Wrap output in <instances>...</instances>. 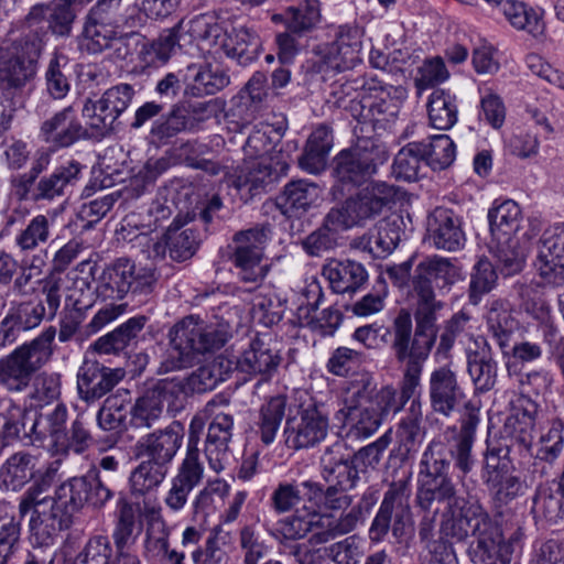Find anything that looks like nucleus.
Segmentation results:
<instances>
[{"instance_id":"nucleus-1","label":"nucleus","mask_w":564,"mask_h":564,"mask_svg":"<svg viewBox=\"0 0 564 564\" xmlns=\"http://www.w3.org/2000/svg\"><path fill=\"white\" fill-rule=\"evenodd\" d=\"M459 279V269L443 257L426 258L413 269L406 297L414 307V333L411 314L405 308L399 311L392 324L391 347L395 359L404 364L405 398L420 387L423 364L436 340V313L444 307L436 299V291L448 292Z\"/></svg>"},{"instance_id":"nucleus-2","label":"nucleus","mask_w":564,"mask_h":564,"mask_svg":"<svg viewBox=\"0 0 564 564\" xmlns=\"http://www.w3.org/2000/svg\"><path fill=\"white\" fill-rule=\"evenodd\" d=\"M57 468L53 464L33 482L19 501L21 517L31 512L29 528L31 538L39 546H50L73 524L74 512L85 503L101 508L112 498V491L100 478L73 477L61 484L53 496L46 495L54 484Z\"/></svg>"},{"instance_id":"nucleus-3","label":"nucleus","mask_w":564,"mask_h":564,"mask_svg":"<svg viewBox=\"0 0 564 564\" xmlns=\"http://www.w3.org/2000/svg\"><path fill=\"white\" fill-rule=\"evenodd\" d=\"M452 459L445 442L434 438L429 443L419 463L415 503L420 510L440 511L441 505H445L441 512V531L463 542L490 516L477 498L458 494L448 475Z\"/></svg>"},{"instance_id":"nucleus-4","label":"nucleus","mask_w":564,"mask_h":564,"mask_svg":"<svg viewBox=\"0 0 564 564\" xmlns=\"http://www.w3.org/2000/svg\"><path fill=\"white\" fill-rule=\"evenodd\" d=\"M404 377L401 382L400 397L391 386L377 390L369 382H362L350 395L347 404L338 411L348 427L347 436L365 440L372 436L390 413L399 412L414 395H403Z\"/></svg>"},{"instance_id":"nucleus-5","label":"nucleus","mask_w":564,"mask_h":564,"mask_svg":"<svg viewBox=\"0 0 564 564\" xmlns=\"http://www.w3.org/2000/svg\"><path fill=\"white\" fill-rule=\"evenodd\" d=\"M169 339L170 347L161 364L166 372L188 368L197 356L220 349L228 340V333L189 315L170 329Z\"/></svg>"},{"instance_id":"nucleus-6","label":"nucleus","mask_w":564,"mask_h":564,"mask_svg":"<svg viewBox=\"0 0 564 564\" xmlns=\"http://www.w3.org/2000/svg\"><path fill=\"white\" fill-rule=\"evenodd\" d=\"M57 330L46 327L33 339L17 346L0 358V388L9 393H22L31 387L35 375L54 355Z\"/></svg>"},{"instance_id":"nucleus-7","label":"nucleus","mask_w":564,"mask_h":564,"mask_svg":"<svg viewBox=\"0 0 564 564\" xmlns=\"http://www.w3.org/2000/svg\"><path fill=\"white\" fill-rule=\"evenodd\" d=\"M189 32L206 46L221 50L241 66H247L258 58L260 39L247 28H232L227 31L220 24L210 22L207 17L202 15L191 22Z\"/></svg>"},{"instance_id":"nucleus-8","label":"nucleus","mask_w":564,"mask_h":564,"mask_svg":"<svg viewBox=\"0 0 564 564\" xmlns=\"http://www.w3.org/2000/svg\"><path fill=\"white\" fill-rule=\"evenodd\" d=\"M410 497L411 474L389 485L369 528V539L372 542L383 541L390 530L398 540L405 535L406 530L412 525Z\"/></svg>"},{"instance_id":"nucleus-9","label":"nucleus","mask_w":564,"mask_h":564,"mask_svg":"<svg viewBox=\"0 0 564 564\" xmlns=\"http://www.w3.org/2000/svg\"><path fill=\"white\" fill-rule=\"evenodd\" d=\"M387 160L381 145L370 138L358 139L341 150L333 160V175L344 186H360L377 172L378 164Z\"/></svg>"},{"instance_id":"nucleus-10","label":"nucleus","mask_w":564,"mask_h":564,"mask_svg":"<svg viewBox=\"0 0 564 564\" xmlns=\"http://www.w3.org/2000/svg\"><path fill=\"white\" fill-rule=\"evenodd\" d=\"M406 98V90L402 86H379L368 84V93L361 98L349 101V112L361 123H371L373 128H384L394 120Z\"/></svg>"},{"instance_id":"nucleus-11","label":"nucleus","mask_w":564,"mask_h":564,"mask_svg":"<svg viewBox=\"0 0 564 564\" xmlns=\"http://www.w3.org/2000/svg\"><path fill=\"white\" fill-rule=\"evenodd\" d=\"M328 426L327 406L310 399L300 405L297 416L286 420L285 444L292 449L313 447L326 437Z\"/></svg>"},{"instance_id":"nucleus-12","label":"nucleus","mask_w":564,"mask_h":564,"mask_svg":"<svg viewBox=\"0 0 564 564\" xmlns=\"http://www.w3.org/2000/svg\"><path fill=\"white\" fill-rule=\"evenodd\" d=\"M135 95L133 86L122 83L108 88L100 97H88L82 113L89 126L107 134L113 130L117 119L129 108Z\"/></svg>"},{"instance_id":"nucleus-13","label":"nucleus","mask_w":564,"mask_h":564,"mask_svg":"<svg viewBox=\"0 0 564 564\" xmlns=\"http://www.w3.org/2000/svg\"><path fill=\"white\" fill-rule=\"evenodd\" d=\"M398 188L384 182L372 183L346 199L341 213L343 228L362 225L381 214L383 207L394 203Z\"/></svg>"},{"instance_id":"nucleus-14","label":"nucleus","mask_w":564,"mask_h":564,"mask_svg":"<svg viewBox=\"0 0 564 564\" xmlns=\"http://www.w3.org/2000/svg\"><path fill=\"white\" fill-rule=\"evenodd\" d=\"M269 232L268 227H254L239 231L234 237L236 246L232 261L240 269L239 274L246 282H257L265 275L261 260Z\"/></svg>"},{"instance_id":"nucleus-15","label":"nucleus","mask_w":564,"mask_h":564,"mask_svg":"<svg viewBox=\"0 0 564 564\" xmlns=\"http://www.w3.org/2000/svg\"><path fill=\"white\" fill-rule=\"evenodd\" d=\"M141 531L142 513L140 505L133 503L127 498H120L117 501L115 527L111 534L119 563L140 564L138 556L131 554L129 549L135 543Z\"/></svg>"},{"instance_id":"nucleus-16","label":"nucleus","mask_w":564,"mask_h":564,"mask_svg":"<svg viewBox=\"0 0 564 564\" xmlns=\"http://www.w3.org/2000/svg\"><path fill=\"white\" fill-rule=\"evenodd\" d=\"M427 394L433 412L451 416L464 403L466 394L457 372L448 365L433 369L427 380Z\"/></svg>"},{"instance_id":"nucleus-17","label":"nucleus","mask_w":564,"mask_h":564,"mask_svg":"<svg viewBox=\"0 0 564 564\" xmlns=\"http://www.w3.org/2000/svg\"><path fill=\"white\" fill-rule=\"evenodd\" d=\"M126 377L122 368H110L97 360H84L77 372V392L90 404L100 400Z\"/></svg>"},{"instance_id":"nucleus-18","label":"nucleus","mask_w":564,"mask_h":564,"mask_svg":"<svg viewBox=\"0 0 564 564\" xmlns=\"http://www.w3.org/2000/svg\"><path fill=\"white\" fill-rule=\"evenodd\" d=\"M469 536L467 554L474 564H510L500 528L489 517L474 528Z\"/></svg>"},{"instance_id":"nucleus-19","label":"nucleus","mask_w":564,"mask_h":564,"mask_svg":"<svg viewBox=\"0 0 564 564\" xmlns=\"http://www.w3.org/2000/svg\"><path fill=\"white\" fill-rule=\"evenodd\" d=\"M184 426L173 421L164 429L155 430L141 437L135 444V455L169 467L182 446Z\"/></svg>"},{"instance_id":"nucleus-20","label":"nucleus","mask_w":564,"mask_h":564,"mask_svg":"<svg viewBox=\"0 0 564 564\" xmlns=\"http://www.w3.org/2000/svg\"><path fill=\"white\" fill-rule=\"evenodd\" d=\"M534 264L547 283H564V225L554 226L543 232Z\"/></svg>"},{"instance_id":"nucleus-21","label":"nucleus","mask_w":564,"mask_h":564,"mask_svg":"<svg viewBox=\"0 0 564 564\" xmlns=\"http://www.w3.org/2000/svg\"><path fill=\"white\" fill-rule=\"evenodd\" d=\"M362 35L364 31L357 23L338 26L336 39L328 45L324 55L325 64L338 72L352 68L360 62Z\"/></svg>"},{"instance_id":"nucleus-22","label":"nucleus","mask_w":564,"mask_h":564,"mask_svg":"<svg viewBox=\"0 0 564 564\" xmlns=\"http://www.w3.org/2000/svg\"><path fill=\"white\" fill-rule=\"evenodd\" d=\"M83 167L79 162L72 160L42 175L36 182L35 198L52 202L69 196L82 178Z\"/></svg>"},{"instance_id":"nucleus-23","label":"nucleus","mask_w":564,"mask_h":564,"mask_svg":"<svg viewBox=\"0 0 564 564\" xmlns=\"http://www.w3.org/2000/svg\"><path fill=\"white\" fill-rule=\"evenodd\" d=\"M40 137L55 148H68L87 137V130L76 119L72 106L65 107L40 127Z\"/></svg>"},{"instance_id":"nucleus-24","label":"nucleus","mask_w":564,"mask_h":564,"mask_svg":"<svg viewBox=\"0 0 564 564\" xmlns=\"http://www.w3.org/2000/svg\"><path fill=\"white\" fill-rule=\"evenodd\" d=\"M427 240L440 250H458L465 241L458 216L447 208L434 209L427 219Z\"/></svg>"},{"instance_id":"nucleus-25","label":"nucleus","mask_w":564,"mask_h":564,"mask_svg":"<svg viewBox=\"0 0 564 564\" xmlns=\"http://www.w3.org/2000/svg\"><path fill=\"white\" fill-rule=\"evenodd\" d=\"M319 186L308 180H292L276 197V206L286 217H301L315 207L321 198Z\"/></svg>"},{"instance_id":"nucleus-26","label":"nucleus","mask_w":564,"mask_h":564,"mask_svg":"<svg viewBox=\"0 0 564 564\" xmlns=\"http://www.w3.org/2000/svg\"><path fill=\"white\" fill-rule=\"evenodd\" d=\"M360 510L351 508L348 512L335 516L310 511L311 538L313 544H325L338 536L354 531L358 524Z\"/></svg>"},{"instance_id":"nucleus-27","label":"nucleus","mask_w":564,"mask_h":564,"mask_svg":"<svg viewBox=\"0 0 564 564\" xmlns=\"http://www.w3.org/2000/svg\"><path fill=\"white\" fill-rule=\"evenodd\" d=\"M398 455L401 460L412 457L421 447L425 436L422 402L412 399L397 426Z\"/></svg>"},{"instance_id":"nucleus-28","label":"nucleus","mask_w":564,"mask_h":564,"mask_svg":"<svg viewBox=\"0 0 564 564\" xmlns=\"http://www.w3.org/2000/svg\"><path fill=\"white\" fill-rule=\"evenodd\" d=\"M37 465V456L26 451L13 453L0 467V489L19 491L31 480L35 481L45 471Z\"/></svg>"},{"instance_id":"nucleus-29","label":"nucleus","mask_w":564,"mask_h":564,"mask_svg":"<svg viewBox=\"0 0 564 564\" xmlns=\"http://www.w3.org/2000/svg\"><path fill=\"white\" fill-rule=\"evenodd\" d=\"M323 276L329 282L332 290L338 294L356 293L368 281L366 268L354 260L330 259L322 269Z\"/></svg>"},{"instance_id":"nucleus-30","label":"nucleus","mask_w":564,"mask_h":564,"mask_svg":"<svg viewBox=\"0 0 564 564\" xmlns=\"http://www.w3.org/2000/svg\"><path fill=\"white\" fill-rule=\"evenodd\" d=\"M281 360L278 351L271 349L263 339L256 338L238 358L236 369L249 377L260 376L261 380L267 381L276 372Z\"/></svg>"},{"instance_id":"nucleus-31","label":"nucleus","mask_w":564,"mask_h":564,"mask_svg":"<svg viewBox=\"0 0 564 564\" xmlns=\"http://www.w3.org/2000/svg\"><path fill=\"white\" fill-rule=\"evenodd\" d=\"M479 423V409L470 401L464 403L462 426L453 446H448L455 467L465 477L474 467L471 455L474 435Z\"/></svg>"},{"instance_id":"nucleus-32","label":"nucleus","mask_w":564,"mask_h":564,"mask_svg":"<svg viewBox=\"0 0 564 564\" xmlns=\"http://www.w3.org/2000/svg\"><path fill=\"white\" fill-rule=\"evenodd\" d=\"M234 419L229 414L218 413L214 416L207 431L205 456L209 467L217 474L224 470L228 444L232 436Z\"/></svg>"},{"instance_id":"nucleus-33","label":"nucleus","mask_w":564,"mask_h":564,"mask_svg":"<svg viewBox=\"0 0 564 564\" xmlns=\"http://www.w3.org/2000/svg\"><path fill=\"white\" fill-rule=\"evenodd\" d=\"M538 405L530 399L520 398L505 423V433L514 443L529 449L533 443Z\"/></svg>"},{"instance_id":"nucleus-34","label":"nucleus","mask_w":564,"mask_h":564,"mask_svg":"<svg viewBox=\"0 0 564 564\" xmlns=\"http://www.w3.org/2000/svg\"><path fill=\"white\" fill-rule=\"evenodd\" d=\"M87 17L104 25L130 30L141 26L143 23L140 10L135 6L123 3L122 0H98Z\"/></svg>"},{"instance_id":"nucleus-35","label":"nucleus","mask_w":564,"mask_h":564,"mask_svg":"<svg viewBox=\"0 0 564 564\" xmlns=\"http://www.w3.org/2000/svg\"><path fill=\"white\" fill-rule=\"evenodd\" d=\"M400 240L401 230L397 221L382 220L372 230L355 239L352 246L373 258H384L397 248Z\"/></svg>"},{"instance_id":"nucleus-36","label":"nucleus","mask_w":564,"mask_h":564,"mask_svg":"<svg viewBox=\"0 0 564 564\" xmlns=\"http://www.w3.org/2000/svg\"><path fill=\"white\" fill-rule=\"evenodd\" d=\"M477 350L467 352V370L477 392H486L494 388L497 378V364L485 338L475 341Z\"/></svg>"},{"instance_id":"nucleus-37","label":"nucleus","mask_w":564,"mask_h":564,"mask_svg":"<svg viewBox=\"0 0 564 564\" xmlns=\"http://www.w3.org/2000/svg\"><path fill=\"white\" fill-rule=\"evenodd\" d=\"M343 221L341 210L330 209L323 225L303 240V249L312 257H321L325 252L334 250L338 245L337 229L343 227Z\"/></svg>"},{"instance_id":"nucleus-38","label":"nucleus","mask_w":564,"mask_h":564,"mask_svg":"<svg viewBox=\"0 0 564 564\" xmlns=\"http://www.w3.org/2000/svg\"><path fill=\"white\" fill-rule=\"evenodd\" d=\"M486 322L491 337L503 355H508L512 336L518 328V322L512 316L508 302L502 300L492 301L486 315Z\"/></svg>"},{"instance_id":"nucleus-39","label":"nucleus","mask_w":564,"mask_h":564,"mask_svg":"<svg viewBox=\"0 0 564 564\" xmlns=\"http://www.w3.org/2000/svg\"><path fill=\"white\" fill-rule=\"evenodd\" d=\"M133 272V261L129 258H118L102 271L96 286L97 296L104 300H122L127 278Z\"/></svg>"},{"instance_id":"nucleus-40","label":"nucleus","mask_w":564,"mask_h":564,"mask_svg":"<svg viewBox=\"0 0 564 564\" xmlns=\"http://www.w3.org/2000/svg\"><path fill=\"white\" fill-rule=\"evenodd\" d=\"M488 220L494 240L518 237L517 234L521 223V209L519 205L511 199H506L500 204L495 203L488 212Z\"/></svg>"},{"instance_id":"nucleus-41","label":"nucleus","mask_w":564,"mask_h":564,"mask_svg":"<svg viewBox=\"0 0 564 564\" xmlns=\"http://www.w3.org/2000/svg\"><path fill=\"white\" fill-rule=\"evenodd\" d=\"M147 317L143 315L129 318L115 330L101 336L94 343V349L100 354H117L126 349L144 328Z\"/></svg>"},{"instance_id":"nucleus-42","label":"nucleus","mask_w":564,"mask_h":564,"mask_svg":"<svg viewBox=\"0 0 564 564\" xmlns=\"http://www.w3.org/2000/svg\"><path fill=\"white\" fill-rule=\"evenodd\" d=\"M183 106L173 105L170 112L154 121L149 132V143L156 148L171 143L178 133L191 131V122L183 116Z\"/></svg>"},{"instance_id":"nucleus-43","label":"nucleus","mask_w":564,"mask_h":564,"mask_svg":"<svg viewBox=\"0 0 564 564\" xmlns=\"http://www.w3.org/2000/svg\"><path fill=\"white\" fill-rule=\"evenodd\" d=\"M273 181L272 169L265 161H246L235 176L232 185L239 191H247L256 196L265 191Z\"/></svg>"},{"instance_id":"nucleus-44","label":"nucleus","mask_w":564,"mask_h":564,"mask_svg":"<svg viewBox=\"0 0 564 564\" xmlns=\"http://www.w3.org/2000/svg\"><path fill=\"white\" fill-rule=\"evenodd\" d=\"M492 252L497 259L499 270L505 276L519 273L525 261L527 248L519 237L492 239Z\"/></svg>"},{"instance_id":"nucleus-45","label":"nucleus","mask_w":564,"mask_h":564,"mask_svg":"<svg viewBox=\"0 0 564 564\" xmlns=\"http://www.w3.org/2000/svg\"><path fill=\"white\" fill-rule=\"evenodd\" d=\"M167 471L169 467L142 458L129 478L131 495L143 497L155 491L164 481Z\"/></svg>"},{"instance_id":"nucleus-46","label":"nucleus","mask_w":564,"mask_h":564,"mask_svg":"<svg viewBox=\"0 0 564 564\" xmlns=\"http://www.w3.org/2000/svg\"><path fill=\"white\" fill-rule=\"evenodd\" d=\"M417 143L423 149L424 164L434 171L447 169L455 160L456 147L447 134L432 135Z\"/></svg>"},{"instance_id":"nucleus-47","label":"nucleus","mask_w":564,"mask_h":564,"mask_svg":"<svg viewBox=\"0 0 564 564\" xmlns=\"http://www.w3.org/2000/svg\"><path fill=\"white\" fill-rule=\"evenodd\" d=\"M169 254L175 261H186L197 251L200 235L193 228H183L175 219L167 228Z\"/></svg>"},{"instance_id":"nucleus-48","label":"nucleus","mask_w":564,"mask_h":564,"mask_svg":"<svg viewBox=\"0 0 564 564\" xmlns=\"http://www.w3.org/2000/svg\"><path fill=\"white\" fill-rule=\"evenodd\" d=\"M285 408L286 398L281 394L270 398L261 405L257 425L260 438L264 444L269 445L274 441L285 415Z\"/></svg>"},{"instance_id":"nucleus-49","label":"nucleus","mask_w":564,"mask_h":564,"mask_svg":"<svg viewBox=\"0 0 564 564\" xmlns=\"http://www.w3.org/2000/svg\"><path fill=\"white\" fill-rule=\"evenodd\" d=\"M180 24L164 30L160 36L149 44H144L140 58L148 66L165 64L178 47Z\"/></svg>"},{"instance_id":"nucleus-50","label":"nucleus","mask_w":564,"mask_h":564,"mask_svg":"<svg viewBox=\"0 0 564 564\" xmlns=\"http://www.w3.org/2000/svg\"><path fill=\"white\" fill-rule=\"evenodd\" d=\"M54 218L46 215H36L15 236V246L22 252H30L45 245L52 236Z\"/></svg>"},{"instance_id":"nucleus-51","label":"nucleus","mask_w":564,"mask_h":564,"mask_svg":"<svg viewBox=\"0 0 564 564\" xmlns=\"http://www.w3.org/2000/svg\"><path fill=\"white\" fill-rule=\"evenodd\" d=\"M431 124L438 130H447L457 121V106L455 97L448 91L436 89L432 93L427 104Z\"/></svg>"},{"instance_id":"nucleus-52","label":"nucleus","mask_w":564,"mask_h":564,"mask_svg":"<svg viewBox=\"0 0 564 564\" xmlns=\"http://www.w3.org/2000/svg\"><path fill=\"white\" fill-rule=\"evenodd\" d=\"M45 87L53 99H63L70 90V74L68 58L55 52L45 70Z\"/></svg>"},{"instance_id":"nucleus-53","label":"nucleus","mask_w":564,"mask_h":564,"mask_svg":"<svg viewBox=\"0 0 564 564\" xmlns=\"http://www.w3.org/2000/svg\"><path fill=\"white\" fill-rule=\"evenodd\" d=\"M322 19L317 0H306L296 7L288 8V31L296 36L313 32Z\"/></svg>"},{"instance_id":"nucleus-54","label":"nucleus","mask_w":564,"mask_h":564,"mask_svg":"<svg viewBox=\"0 0 564 564\" xmlns=\"http://www.w3.org/2000/svg\"><path fill=\"white\" fill-rule=\"evenodd\" d=\"M160 401L162 408L166 406L169 413H180L186 404V383L183 379H161L149 387Z\"/></svg>"},{"instance_id":"nucleus-55","label":"nucleus","mask_w":564,"mask_h":564,"mask_svg":"<svg viewBox=\"0 0 564 564\" xmlns=\"http://www.w3.org/2000/svg\"><path fill=\"white\" fill-rule=\"evenodd\" d=\"M502 11L514 29L525 31L534 37L543 33L541 15L523 2L507 1L503 3Z\"/></svg>"},{"instance_id":"nucleus-56","label":"nucleus","mask_w":564,"mask_h":564,"mask_svg":"<svg viewBox=\"0 0 564 564\" xmlns=\"http://www.w3.org/2000/svg\"><path fill=\"white\" fill-rule=\"evenodd\" d=\"M423 149L417 142H411L403 147L394 158L393 173L398 178L415 181L420 176L424 164Z\"/></svg>"},{"instance_id":"nucleus-57","label":"nucleus","mask_w":564,"mask_h":564,"mask_svg":"<svg viewBox=\"0 0 564 564\" xmlns=\"http://www.w3.org/2000/svg\"><path fill=\"white\" fill-rule=\"evenodd\" d=\"M485 485L497 507L507 506L517 497L523 495L527 489L525 482L519 476L509 473V468L498 475L495 481Z\"/></svg>"},{"instance_id":"nucleus-58","label":"nucleus","mask_w":564,"mask_h":564,"mask_svg":"<svg viewBox=\"0 0 564 564\" xmlns=\"http://www.w3.org/2000/svg\"><path fill=\"white\" fill-rule=\"evenodd\" d=\"M497 272L488 259H480L474 267L469 283V302L478 305L481 297L496 285Z\"/></svg>"},{"instance_id":"nucleus-59","label":"nucleus","mask_w":564,"mask_h":564,"mask_svg":"<svg viewBox=\"0 0 564 564\" xmlns=\"http://www.w3.org/2000/svg\"><path fill=\"white\" fill-rule=\"evenodd\" d=\"M192 561L194 564H229L230 556L220 530H214L204 546H198L192 552Z\"/></svg>"},{"instance_id":"nucleus-60","label":"nucleus","mask_w":564,"mask_h":564,"mask_svg":"<svg viewBox=\"0 0 564 564\" xmlns=\"http://www.w3.org/2000/svg\"><path fill=\"white\" fill-rule=\"evenodd\" d=\"M75 560L80 564H122L118 562L117 552L112 558V546L106 535H94L89 538Z\"/></svg>"},{"instance_id":"nucleus-61","label":"nucleus","mask_w":564,"mask_h":564,"mask_svg":"<svg viewBox=\"0 0 564 564\" xmlns=\"http://www.w3.org/2000/svg\"><path fill=\"white\" fill-rule=\"evenodd\" d=\"M163 408L154 393L148 388L139 397L134 405L130 409L131 423L135 427L150 429L162 415Z\"/></svg>"},{"instance_id":"nucleus-62","label":"nucleus","mask_w":564,"mask_h":564,"mask_svg":"<svg viewBox=\"0 0 564 564\" xmlns=\"http://www.w3.org/2000/svg\"><path fill=\"white\" fill-rule=\"evenodd\" d=\"M21 332H29L40 326L46 318V308L43 302L25 301L13 306L7 314Z\"/></svg>"},{"instance_id":"nucleus-63","label":"nucleus","mask_w":564,"mask_h":564,"mask_svg":"<svg viewBox=\"0 0 564 564\" xmlns=\"http://www.w3.org/2000/svg\"><path fill=\"white\" fill-rule=\"evenodd\" d=\"M239 546L243 564H259L269 552L268 544L252 525H245L240 529Z\"/></svg>"},{"instance_id":"nucleus-64","label":"nucleus","mask_w":564,"mask_h":564,"mask_svg":"<svg viewBox=\"0 0 564 564\" xmlns=\"http://www.w3.org/2000/svg\"><path fill=\"white\" fill-rule=\"evenodd\" d=\"M323 554L333 564H359L364 557V549L355 536H348L325 546Z\"/></svg>"}]
</instances>
